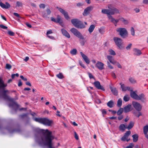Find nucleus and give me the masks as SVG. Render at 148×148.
<instances>
[{
	"instance_id": "393cba45",
	"label": "nucleus",
	"mask_w": 148,
	"mask_h": 148,
	"mask_svg": "<svg viewBox=\"0 0 148 148\" xmlns=\"http://www.w3.org/2000/svg\"><path fill=\"white\" fill-rule=\"evenodd\" d=\"M146 98L144 95L143 94H141L138 96V98L137 100H140L142 102H144L145 101Z\"/></svg>"
},
{
	"instance_id": "72a5a7b5",
	"label": "nucleus",
	"mask_w": 148,
	"mask_h": 148,
	"mask_svg": "<svg viewBox=\"0 0 148 148\" xmlns=\"http://www.w3.org/2000/svg\"><path fill=\"white\" fill-rule=\"evenodd\" d=\"M123 108H120L117 112V114L120 116L123 112Z\"/></svg>"
},
{
	"instance_id": "79ce46f5",
	"label": "nucleus",
	"mask_w": 148,
	"mask_h": 148,
	"mask_svg": "<svg viewBox=\"0 0 148 148\" xmlns=\"http://www.w3.org/2000/svg\"><path fill=\"white\" fill-rule=\"evenodd\" d=\"M130 31L131 34L133 36H134L135 35V30L133 27H131Z\"/></svg>"
},
{
	"instance_id": "aec40b11",
	"label": "nucleus",
	"mask_w": 148,
	"mask_h": 148,
	"mask_svg": "<svg viewBox=\"0 0 148 148\" xmlns=\"http://www.w3.org/2000/svg\"><path fill=\"white\" fill-rule=\"evenodd\" d=\"M131 97L137 100L138 98V95L136 93L135 91H133L132 90H131L130 92Z\"/></svg>"
},
{
	"instance_id": "69168bd1",
	"label": "nucleus",
	"mask_w": 148,
	"mask_h": 148,
	"mask_svg": "<svg viewBox=\"0 0 148 148\" xmlns=\"http://www.w3.org/2000/svg\"><path fill=\"white\" fill-rule=\"evenodd\" d=\"M13 14H14V15L15 16H16V17H18V18H20V16H19V14L18 13H17L14 12V13H13Z\"/></svg>"
},
{
	"instance_id": "0eeeda50",
	"label": "nucleus",
	"mask_w": 148,
	"mask_h": 148,
	"mask_svg": "<svg viewBox=\"0 0 148 148\" xmlns=\"http://www.w3.org/2000/svg\"><path fill=\"white\" fill-rule=\"evenodd\" d=\"M108 8L109 9L110 15H113L119 13V10L111 5H109Z\"/></svg>"
},
{
	"instance_id": "f257e3e1",
	"label": "nucleus",
	"mask_w": 148,
	"mask_h": 148,
	"mask_svg": "<svg viewBox=\"0 0 148 148\" xmlns=\"http://www.w3.org/2000/svg\"><path fill=\"white\" fill-rule=\"evenodd\" d=\"M36 140L41 146H47L49 148H53L52 141L54 137L51 135L52 132L48 130H44L36 128L34 130Z\"/></svg>"
},
{
	"instance_id": "c9c22d12",
	"label": "nucleus",
	"mask_w": 148,
	"mask_h": 148,
	"mask_svg": "<svg viewBox=\"0 0 148 148\" xmlns=\"http://www.w3.org/2000/svg\"><path fill=\"white\" fill-rule=\"evenodd\" d=\"M83 58L87 64H89V63L90 62V60L88 57L86 56H85L83 57Z\"/></svg>"
},
{
	"instance_id": "412c9836",
	"label": "nucleus",
	"mask_w": 148,
	"mask_h": 148,
	"mask_svg": "<svg viewBox=\"0 0 148 148\" xmlns=\"http://www.w3.org/2000/svg\"><path fill=\"white\" fill-rule=\"evenodd\" d=\"M62 32L64 36L66 37L69 38H70V36L66 30L64 29H61Z\"/></svg>"
},
{
	"instance_id": "13d9d810",
	"label": "nucleus",
	"mask_w": 148,
	"mask_h": 148,
	"mask_svg": "<svg viewBox=\"0 0 148 148\" xmlns=\"http://www.w3.org/2000/svg\"><path fill=\"white\" fill-rule=\"evenodd\" d=\"M0 27L2 29H7L8 28V27L2 24L0 25Z\"/></svg>"
},
{
	"instance_id": "423d86ee",
	"label": "nucleus",
	"mask_w": 148,
	"mask_h": 148,
	"mask_svg": "<svg viewBox=\"0 0 148 148\" xmlns=\"http://www.w3.org/2000/svg\"><path fill=\"white\" fill-rule=\"evenodd\" d=\"M113 40L117 47L120 49H122L123 48L122 45L123 43L122 40L120 38L115 37L113 38Z\"/></svg>"
},
{
	"instance_id": "473e14b6",
	"label": "nucleus",
	"mask_w": 148,
	"mask_h": 148,
	"mask_svg": "<svg viewBox=\"0 0 148 148\" xmlns=\"http://www.w3.org/2000/svg\"><path fill=\"white\" fill-rule=\"evenodd\" d=\"M133 114L135 116L138 117H139L140 116L142 115V114L140 111H135L133 112Z\"/></svg>"
},
{
	"instance_id": "f8f14e48",
	"label": "nucleus",
	"mask_w": 148,
	"mask_h": 148,
	"mask_svg": "<svg viewBox=\"0 0 148 148\" xmlns=\"http://www.w3.org/2000/svg\"><path fill=\"white\" fill-rule=\"evenodd\" d=\"M94 84L95 87L98 89L101 90H102L104 91L105 89L104 88L101 86L99 82L96 81L94 83Z\"/></svg>"
},
{
	"instance_id": "4d7b16f0",
	"label": "nucleus",
	"mask_w": 148,
	"mask_h": 148,
	"mask_svg": "<svg viewBox=\"0 0 148 148\" xmlns=\"http://www.w3.org/2000/svg\"><path fill=\"white\" fill-rule=\"evenodd\" d=\"M107 65L108 66L110 69H113V67L110 64V63L109 62H107Z\"/></svg>"
},
{
	"instance_id": "2eb2a0df",
	"label": "nucleus",
	"mask_w": 148,
	"mask_h": 148,
	"mask_svg": "<svg viewBox=\"0 0 148 148\" xmlns=\"http://www.w3.org/2000/svg\"><path fill=\"white\" fill-rule=\"evenodd\" d=\"M96 66L99 70H102L104 69V64L101 62L98 61L96 64Z\"/></svg>"
},
{
	"instance_id": "ea45409f",
	"label": "nucleus",
	"mask_w": 148,
	"mask_h": 148,
	"mask_svg": "<svg viewBox=\"0 0 148 148\" xmlns=\"http://www.w3.org/2000/svg\"><path fill=\"white\" fill-rule=\"evenodd\" d=\"M109 52L110 54L113 56H115L116 54L114 51L112 49H110L109 50Z\"/></svg>"
},
{
	"instance_id": "c756f323",
	"label": "nucleus",
	"mask_w": 148,
	"mask_h": 148,
	"mask_svg": "<svg viewBox=\"0 0 148 148\" xmlns=\"http://www.w3.org/2000/svg\"><path fill=\"white\" fill-rule=\"evenodd\" d=\"M95 27V26L94 25H90L88 29V31L90 33H91L93 32Z\"/></svg>"
},
{
	"instance_id": "e2e57ef3",
	"label": "nucleus",
	"mask_w": 148,
	"mask_h": 148,
	"mask_svg": "<svg viewBox=\"0 0 148 148\" xmlns=\"http://www.w3.org/2000/svg\"><path fill=\"white\" fill-rule=\"evenodd\" d=\"M74 137L76 139V140H78L79 139V137L77 135L76 132H74Z\"/></svg>"
},
{
	"instance_id": "dca6fc26",
	"label": "nucleus",
	"mask_w": 148,
	"mask_h": 148,
	"mask_svg": "<svg viewBox=\"0 0 148 148\" xmlns=\"http://www.w3.org/2000/svg\"><path fill=\"white\" fill-rule=\"evenodd\" d=\"M5 3V4L2 3L1 1H0V6L3 8H5L6 9H8L10 7V5L9 3L8 2H6Z\"/></svg>"
},
{
	"instance_id": "3c124183",
	"label": "nucleus",
	"mask_w": 148,
	"mask_h": 148,
	"mask_svg": "<svg viewBox=\"0 0 148 148\" xmlns=\"http://www.w3.org/2000/svg\"><path fill=\"white\" fill-rule=\"evenodd\" d=\"M115 65H116L117 66V67L120 69L122 68V66H121V64L119 63L117 61H116L115 62Z\"/></svg>"
},
{
	"instance_id": "20e7f679",
	"label": "nucleus",
	"mask_w": 148,
	"mask_h": 148,
	"mask_svg": "<svg viewBox=\"0 0 148 148\" xmlns=\"http://www.w3.org/2000/svg\"><path fill=\"white\" fill-rule=\"evenodd\" d=\"M116 31L119 33V35L123 38L128 36V32L126 28H119L116 29Z\"/></svg>"
},
{
	"instance_id": "9b49d317",
	"label": "nucleus",
	"mask_w": 148,
	"mask_h": 148,
	"mask_svg": "<svg viewBox=\"0 0 148 148\" xmlns=\"http://www.w3.org/2000/svg\"><path fill=\"white\" fill-rule=\"evenodd\" d=\"M51 21L56 23H58L60 25H61L62 23V21H61V18L59 15L57 16L56 19L53 17H51Z\"/></svg>"
},
{
	"instance_id": "f3484780",
	"label": "nucleus",
	"mask_w": 148,
	"mask_h": 148,
	"mask_svg": "<svg viewBox=\"0 0 148 148\" xmlns=\"http://www.w3.org/2000/svg\"><path fill=\"white\" fill-rule=\"evenodd\" d=\"M131 105L130 104H128L125 107L123 108L124 112L125 113H127L130 111L131 110Z\"/></svg>"
},
{
	"instance_id": "bf43d9fd",
	"label": "nucleus",
	"mask_w": 148,
	"mask_h": 148,
	"mask_svg": "<svg viewBox=\"0 0 148 148\" xmlns=\"http://www.w3.org/2000/svg\"><path fill=\"white\" fill-rule=\"evenodd\" d=\"M83 5V4L82 3L79 2L77 3L76 5L78 7L82 6Z\"/></svg>"
},
{
	"instance_id": "c85d7f7f",
	"label": "nucleus",
	"mask_w": 148,
	"mask_h": 148,
	"mask_svg": "<svg viewBox=\"0 0 148 148\" xmlns=\"http://www.w3.org/2000/svg\"><path fill=\"white\" fill-rule=\"evenodd\" d=\"M107 105L110 108H112L114 106L113 101L112 100L110 101L107 103Z\"/></svg>"
},
{
	"instance_id": "680f3d73",
	"label": "nucleus",
	"mask_w": 148,
	"mask_h": 148,
	"mask_svg": "<svg viewBox=\"0 0 148 148\" xmlns=\"http://www.w3.org/2000/svg\"><path fill=\"white\" fill-rule=\"evenodd\" d=\"M39 6L40 8L44 9L45 8V4L42 3L40 4Z\"/></svg>"
},
{
	"instance_id": "09e8293b",
	"label": "nucleus",
	"mask_w": 148,
	"mask_h": 148,
	"mask_svg": "<svg viewBox=\"0 0 148 148\" xmlns=\"http://www.w3.org/2000/svg\"><path fill=\"white\" fill-rule=\"evenodd\" d=\"M22 6V2L18 1L16 2V6L17 7H21Z\"/></svg>"
},
{
	"instance_id": "6ab92c4d",
	"label": "nucleus",
	"mask_w": 148,
	"mask_h": 148,
	"mask_svg": "<svg viewBox=\"0 0 148 148\" xmlns=\"http://www.w3.org/2000/svg\"><path fill=\"white\" fill-rule=\"evenodd\" d=\"M107 58L109 61L113 65L115 64L116 60L114 59L113 57L111 56H107Z\"/></svg>"
},
{
	"instance_id": "7c9ffc66",
	"label": "nucleus",
	"mask_w": 148,
	"mask_h": 148,
	"mask_svg": "<svg viewBox=\"0 0 148 148\" xmlns=\"http://www.w3.org/2000/svg\"><path fill=\"white\" fill-rule=\"evenodd\" d=\"M101 12L104 14H106L108 15H110L109 10V9H104L102 10Z\"/></svg>"
},
{
	"instance_id": "b1692460",
	"label": "nucleus",
	"mask_w": 148,
	"mask_h": 148,
	"mask_svg": "<svg viewBox=\"0 0 148 148\" xmlns=\"http://www.w3.org/2000/svg\"><path fill=\"white\" fill-rule=\"evenodd\" d=\"M126 127L127 126H125V124H122L119 125V129L122 132H124L125 131L126 129H127Z\"/></svg>"
},
{
	"instance_id": "338daca9",
	"label": "nucleus",
	"mask_w": 148,
	"mask_h": 148,
	"mask_svg": "<svg viewBox=\"0 0 148 148\" xmlns=\"http://www.w3.org/2000/svg\"><path fill=\"white\" fill-rule=\"evenodd\" d=\"M79 64L83 68H85V67L84 64H82V62L80 61L79 62Z\"/></svg>"
},
{
	"instance_id": "a211bd4d",
	"label": "nucleus",
	"mask_w": 148,
	"mask_h": 148,
	"mask_svg": "<svg viewBox=\"0 0 148 148\" xmlns=\"http://www.w3.org/2000/svg\"><path fill=\"white\" fill-rule=\"evenodd\" d=\"M110 88L111 92L114 95L117 96L118 95V91L115 87L110 86Z\"/></svg>"
},
{
	"instance_id": "49530a36",
	"label": "nucleus",
	"mask_w": 148,
	"mask_h": 148,
	"mask_svg": "<svg viewBox=\"0 0 148 148\" xmlns=\"http://www.w3.org/2000/svg\"><path fill=\"white\" fill-rule=\"evenodd\" d=\"M99 31L100 33L101 34H103L105 32L104 28L103 27H101L99 29Z\"/></svg>"
},
{
	"instance_id": "1a4fd4ad",
	"label": "nucleus",
	"mask_w": 148,
	"mask_h": 148,
	"mask_svg": "<svg viewBox=\"0 0 148 148\" xmlns=\"http://www.w3.org/2000/svg\"><path fill=\"white\" fill-rule=\"evenodd\" d=\"M56 8L64 15L65 18L66 19L68 20L69 18L68 12L65 10L58 7H57Z\"/></svg>"
},
{
	"instance_id": "864d4df0",
	"label": "nucleus",
	"mask_w": 148,
	"mask_h": 148,
	"mask_svg": "<svg viewBox=\"0 0 148 148\" xmlns=\"http://www.w3.org/2000/svg\"><path fill=\"white\" fill-rule=\"evenodd\" d=\"M8 34L10 36H13L14 35V32L10 31H8Z\"/></svg>"
},
{
	"instance_id": "c03bdc74",
	"label": "nucleus",
	"mask_w": 148,
	"mask_h": 148,
	"mask_svg": "<svg viewBox=\"0 0 148 148\" xmlns=\"http://www.w3.org/2000/svg\"><path fill=\"white\" fill-rule=\"evenodd\" d=\"M57 77L59 79H62L64 78V77L61 73H60L56 75Z\"/></svg>"
},
{
	"instance_id": "5fc2aeb1",
	"label": "nucleus",
	"mask_w": 148,
	"mask_h": 148,
	"mask_svg": "<svg viewBox=\"0 0 148 148\" xmlns=\"http://www.w3.org/2000/svg\"><path fill=\"white\" fill-rule=\"evenodd\" d=\"M132 46V44L131 43H130L126 47V49L127 50H130Z\"/></svg>"
},
{
	"instance_id": "de8ad7c7",
	"label": "nucleus",
	"mask_w": 148,
	"mask_h": 148,
	"mask_svg": "<svg viewBox=\"0 0 148 148\" xmlns=\"http://www.w3.org/2000/svg\"><path fill=\"white\" fill-rule=\"evenodd\" d=\"M129 100V97L127 95H125L124 96L123 98V100L125 101H127Z\"/></svg>"
},
{
	"instance_id": "bb28decb",
	"label": "nucleus",
	"mask_w": 148,
	"mask_h": 148,
	"mask_svg": "<svg viewBox=\"0 0 148 148\" xmlns=\"http://www.w3.org/2000/svg\"><path fill=\"white\" fill-rule=\"evenodd\" d=\"M134 122L131 121L129 123L128 125L127 126L126 128L128 130H130L134 126Z\"/></svg>"
},
{
	"instance_id": "0e129e2a",
	"label": "nucleus",
	"mask_w": 148,
	"mask_h": 148,
	"mask_svg": "<svg viewBox=\"0 0 148 148\" xmlns=\"http://www.w3.org/2000/svg\"><path fill=\"white\" fill-rule=\"evenodd\" d=\"M20 77L22 80L24 81H26L27 80V78L24 77L23 75H21Z\"/></svg>"
},
{
	"instance_id": "603ef678",
	"label": "nucleus",
	"mask_w": 148,
	"mask_h": 148,
	"mask_svg": "<svg viewBox=\"0 0 148 148\" xmlns=\"http://www.w3.org/2000/svg\"><path fill=\"white\" fill-rule=\"evenodd\" d=\"M7 129L11 133H13L14 132H18L19 131H18L16 130H12V128H11L10 129L8 128Z\"/></svg>"
},
{
	"instance_id": "39448f33",
	"label": "nucleus",
	"mask_w": 148,
	"mask_h": 148,
	"mask_svg": "<svg viewBox=\"0 0 148 148\" xmlns=\"http://www.w3.org/2000/svg\"><path fill=\"white\" fill-rule=\"evenodd\" d=\"M70 31L75 36L81 40H84V38L82 34L77 29L74 28H71Z\"/></svg>"
},
{
	"instance_id": "ddd939ff",
	"label": "nucleus",
	"mask_w": 148,
	"mask_h": 148,
	"mask_svg": "<svg viewBox=\"0 0 148 148\" xmlns=\"http://www.w3.org/2000/svg\"><path fill=\"white\" fill-rule=\"evenodd\" d=\"M131 133V132L130 131H128L126 132L123 136L121 138V140L123 141H125L126 139L129 136L130 134Z\"/></svg>"
},
{
	"instance_id": "58836bf2",
	"label": "nucleus",
	"mask_w": 148,
	"mask_h": 148,
	"mask_svg": "<svg viewBox=\"0 0 148 148\" xmlns=\"http://www.w3.org/2000/svg\"><path fill=\"white\" fill-rule=\"evenodd\" d=\"M129 81L132 84H135L136 83V80L133 78L130 77L129 79Z\"/></svg>"
},
{
	"instance_id": "4468645a",
	"label": "nucleus",
	"mask_w": 148,
	"mask_h": 148,
	"mask_svg": "<svg viewBox=\"0 0 148 148\" xmlns=\"http://www.w3.org/2000/svg\"><path fill=\"white\" fill-rule=\"evenodd\" d=\"M108 16L109 20H110L113 23L115 26H116V23L119 22V20L115 19L110 15H108Z\"/></svg>"
},
{
	"instance_id": "f03ea898",
	"label": "nucleus",
	"mask_w": 148,
	"mask_h": 148,
	"mask_svg": "<svg viewBox=\"0 0 148 148\" xmlns=\"http://www.w3.org/2000/svg\"><path fill=\"white\" fill-rule=\"evenodd\" d=\"M6 84H5L3 79L0 77V90H3L2 95L3 97L5 99L8 100L10 101H12L13 99L12 98L8 95L6 93L8 92V90H4L5 88L7 86Z\"/></svg>"
},
{
	"instance_id": "e433bc0d",
	"label": "nucleus",
	"mask_w": 148,
	"mask_h": 148,
	"mask_svg": "<svg viewBox=\"0 0 148 148\" xmlns=\"http://www.w3.org/2000/svg\"><path fill=\"white\" fill-rule=\"evenodd\" d=\"M143 132L144 134H146L148 132V125L145 126L143 128Z\"/></svg>"
},
{
	"instance_id": "052dcab7",
	"label": "nucleus",
	"mask_w": 148,
	"mask_h": 148,
	"mask_svg": "<svg viewBox=\"0 0 148 148\" xmlns=\"http://www.w3.org/2000/svg\"><path fill=\"white\" fill-rule=\"evenodd\" d=\"M88 74L89 76V78L90 79L94 78V77L93 75L90 72H88Z\"/></svg>"
},
{
	"instance_id": "f704fd0d",
	"label": "nucleus",
	"mask_w": 148,
	"mask_h": 148,
	"mask_svg": "<svg viewBox=\"0 0 148 148\" xmlns=\"http://www.w3.org/2000/svg\"><path fill=\"white\" fill-rule=\"evenodd\" d=\"M122 104V100L121 98H119L117 102V106L118 107H120Z\"/></svg>"
},
{
	"instance_id": "6e6552de",
	"label": "nucleus",
	"mask_w": 148,
	"mask_h": 148,
	"mask_svg": "<svg viewBox=\"0 0 148 148\" xmlns=\"http://www.w3.org/2000/svg\"><path fill=\"white\" fill-rule=\"evenodd\" d=\"M132 105L137 111H140L141 110L142 106L139 103L136 101H132Z\"/></svg>"
},
{
	"instance_id": "6e6d98bb",
	"label": "nucleus",
	"mask_w": 148,
	"mask_h": 148,
	"mask_svg": "<svg viewBox=\"0 0 148 148\" xmlns=\"http://www.w3.org/2000/svg\"><path fill=\"white\" fill-rule=\"evenodd\" d=\"M12 67L11 66L8 64H7L6 65V68L7 69H10Z\"/></svg>"
},
{
	"instance_id": "cd10ccee",
	"label": "nucleus",
	"mask_w": 148,
	"mask_h": 148,
	"mask_svg": "<svg viewBox=\"0 0 148 148\" xmlns=\"http://www.w3.org/2000/svg\"><path fill=\"white\" fill-rule=\"evenodd\" d=\"M132 137L133 138V141L134 142H136L138 140V136L137 134L133 135Z\"/></svg>"
},
{
	"instance_id": "37998d69",
	"label": "nucleus",
	"mask_w": 148,
	"mask_h": 148,
	"mask_svg": "<svg viewBox=\"0 0 148 148\" xmlns=\"http://www.w3.org/2000/svg\"><path fill=\"white\" fill-rule=\"evenodd\" d=\"M42 16L43 17L45 18H48V17L47 16V14L45 12H42Z\"/></svg>"
},
{
	"instance_id": "2f4dec72",
	"label": "nucleus",
	"mask_w": 148,
	"mask_h": 148,
	"mask_svg": "<svg viewBox=\"0 0 148 148\" xmlns=\"http://www.w3.org/2000/svg\"><path fill=\"white\" fill-rule=\"evenodd\" d=\"M119 20L123 22L125 25H127L129 23V22L128 20L125 19L123 18H121Z\"/></svg>"
},
{
	"instance_id": "a878e982",
	"label": "nucleus",
	"mask_w": 148,
	"mask_h": 148,
	"mask_svg": "<svg viewBox=\"0 0 148 148\" xmlns=\"http://www.w3.org/2000/svg\"><path fill=\"white\" fill-rule=\"evenodd\" d=\"M134 52V54L137 56H139L142 54V53L140 50L136 48H134L133 49Z\"/></svg>"
},
{
	"instance_id": "7ed1b4c3",
	"label": "nucleus",
	"mask_w": 148,
	"mask_h": 148,
	"mask_svg": "<svg viewBox=\"0 0 148 148\" xmlns=\"http://www.w3.org/2000/svg\"><path fill=\"white\" fill-rule=\"evenodd\" d=\"M34 120L36 122L48 126L51 125L53 122L52 121L50 120L47 118H35Z\"/></svg>"
},
{
	"instance_id": "8fccbe9b",
	"label": "nucleus",
	"mask_w": 148,
	"mask_h": 148,
	"mask_svg": "<svg viewBox=\"0 0 148 148\" xmlns=\"http://www.w3.org/2000/svg\"><path fill=\"white\" fill-rule=\"evenodd\" d=\"M134 146V144L132 143H130L129 144V146L126 147H125V148H133Z\"/></svg>"
},
{
	"instance_id": "4be33fe9",
	"label": "nucleus",
	"mask_w": 148,
	"mask_h": 148,
	"mask_svg": "<svg viewBox=\"0 0 148 148\" xmlns=\"http://www.w3.org/2000/svg\"><path fill=\"white\" fill-rule=\"evenodd\" d=\"M78 24L76 26V27L79 29H83L85 27V25L81 21H79Z\"/></svg>"
},
{
	"instance_id": "9d476101",
	"label": "nucleus",
	"mask_w": 148,
	"mask_h": 148,
	"mask_svg": "<svg viewBox=\"0 0 148 148\" xmlns=\"http://www.w3.org/2000/svg\"><path fill=\"white\" fill-rule=\"evenodd\" d=\"M94 8V7L92 6H90L87 7L84 11L83 14L84 16H86L88 15L90 12L92 11Z\"/></svg>"
},
{
	"instance_id": "a19ab883",
	"label": "nucleus",
	"mask_w": 148,
	"mask_h": 148,
	"mask_svg": "<svg viewBox=\"0 0 148 148\" xmlns=\"http://www.w3.org/2000/svg\"><path fill=\"white\" fill-rule=\"evenodd\" d=\"M77 52V50L76 49H73L71 51L70 53L72 55H75L76 54Z\"/></svg>"
},
{
	"instance_id": "4c0bfd02",
	"label": "nucleus",
	"mask_w": 148,
	"mask_h": 148,
	"mask_svg": "<svg viewBox=\"0 0 148 148\" xmlns=\"http://www.w3.org/2000/svg\"><path fill=\"white\" fill-rule=\"evenodd\" d=\"M120 84L121 85V88L123 91H126V86H125L124 84H122L121 83H120Z\"/></svg>"
},
{
	"instance_id": "a18cd8bd",
	"label": "nucleus",
	"mask_w": 148,
	"mask_h": 148,
	"mask_svg": "<svg viewBox=\"0 0 148 148\" xmlns=\"http://www.w3.org/2000/svg\"><path fill=\"white\" fill-rule=\"evenodd\" d=\"M18 106L17 104L15 102H14L10 103L9 104V106Z\"/></svg>"
},
{
	"instance_id": "5701e85b",
	"label": "nucleus",
	"mask_w": 148,
	"mask_h": 148,
	"mask_svg": "<svg viewBox=\"0 0 148 148\" xmlns=\"http://www.w3.org/2000/svg\"><path fill=\"white\" fill-rule=\"evenodd\" d=\"M79 21H80L77 19H73L71 20L72 23L75 27L78 24V23H79Z\"/></svg>"
},
{
	"instance_id": "774afa93",
	"label": "nucleus",
	"mask_w": 148,
	"mask_h": 148,
	"mask_svg": "<svg viewBox=\"0 0 148 148\" xmlns=\"http://www.w3.org/2000/svg\"><path fill=\"white\" fill-rule=\"evenodd\" d=\"M143 2L144 4H148V0H143Z\"/></svg>"
}]
</instances>
